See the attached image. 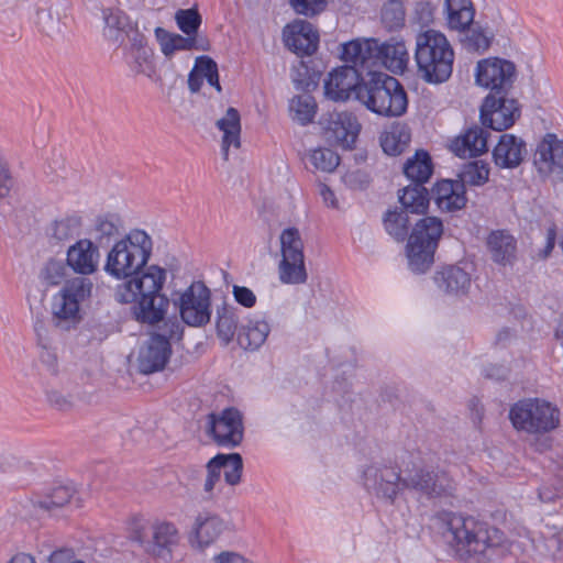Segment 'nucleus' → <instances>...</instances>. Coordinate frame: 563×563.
I'll list each match as a JSON object with an SVG mask.
<instances>
[{
    "label": "nucleus",
    "instance_id": "0e129e2a",
    "mask_svg": "<svg viewBox=\"0 0 563 563\" xmlns=\"http://www.w3.org/2000/svg\"><path fill=\"white\" fill-rule=\"evenodd\" d=\"M320 195L323 199V202L331 208L338 207V201L334 192L324 184L320 186Z\"/></svg>",
    "mask_w": 563,
    "mask_h": 563
},
{
    "label": "nucleus",
    "instance_id": "6e6d98bb",
    "mask_svg": "<svg viewBox=\"0 0 563 563\" xmlns=\"http://www.w3.org/2000/svg\"><path fill=\"white\" fill-rule=\"evenodd\" d=\"M65 275V267L59 262H48L44 269V279L49 285H58Z\"/></svg>",
    "mask_w": 563,
    "mask_h": 563
},
{
    "label": "nucleus",
    "instance_id": "58836bf2",
    "mask_svg": "<svg viewBox=\"0 0 563 563\" xmlns=\"http://www.w3.org/2000/svg\"><path fill=\"white\" fill-rule=\"evenodd\" d=\"M539 498L543 503H551L563 498V456L558 457L553 466V475L539 490Z\"/></svg>",
    "mask_w": 563,
    "mask_h": 563
},
{
    "label": "nucleus",
    "instance_id": "2eb2a0df",
    "mask_svg": "<svg viewBox=\"0 0 563 563\" xmlns=\"http://www.w3.org/2000/svg\"><path fill=\"white\" fill-rule=\"evenodd\" d=\"M322 134L327 142L343 150H352L361 131L357 118L347 111H333L320 120Z\"/></svg>",
    "mask_w": 563,
    "mask_h": 563
},
{
    "label": "nucleus",
    "instance_id": "13d9d810",
    "mask_svg": "<svg viewBox=\"0 0 563 563\" xmlns=\"http://www.w3.org/2000/svg\"><path fill=\"white\" fill-rule=\"evenodd\" d=\"M211 563H255L235 551H222L211 559Z\"/></svg>",
    "mask_w": 563,
    "mask_h": 563
},
{
    "label": "nucleus",
    "instance_id": "ddd939ff",
    "mask_svg": "<svg viewBox=\"0 0 563 563\" xmlns=\"http://www.w3.org/2000/svg\"><path fill=\"white\" fill-rule=\"evenodd\" d=\"M178 307L180 323L190 327H202L211 319V291L203 282H192L179 292L174 301Z\"/></svg>",
    "mask_w": 563,
    "mask_h": 563
},
{
    "label": "nucleus",
    "instance_id": "37998d69",
    "mask_svg": "<svg viewBox=\"0 0 563 563\" xmlns=\"http://www.w3.org/2000/svg\"><path fill=\"white\" fill-rule=\"evenodd\" d=\"M408 217L406 211H388L384 225L387 233L398 241H404L408 233Z\"/></svg>",
    "mask_w": 563,
    "mask_h": 563
},
{
    "label": "nucleus",
    "instance_id": "f8f14e48",
    "mask_svg": "<svg viewBox=\"0 0 563 563\" xmlns=\"http://www.w3.org/2000/svg\"><path fill=\"white\" fill-rule=\"evenodd\" d=\"M280 261L278 278L285 285H301L308 279L305 263L303 241L296 228H287L279 235Z\"/></svg>",
    "mask_w": 563,
    "mask_h": 563
},
{
    "label": "nucleus",
    "instance_id": "09e8293b",
    "mask_svg": "<svg viewBox=\"0 0 563 563\" xmlns=\"http://www.w3.org/2000/svg\"><path fill=\"white\" fill-rule=\"evenodd\" d=\"M80 224L79 217H67L57 220L53 224V236L59 241L73 238L78 233Z\"/></svg>",
    "mask_w": 563,
    "mask_h": 563
},
{
    "label": "nucleus",
    "instance_id": "49530a36",
    "mask_svg": "<svg viewBox=\"0 0 563 563\" xmlns=\"http://www.w3.org/2000/svg\"><path fill=\"white\" fill-rule=\"evenodd\" d=\"M196 69L201 76V79H206L207 82L217 89L218 92L221 91V85L219 81V71L217 63L208 57L200 56L196 59Z\"/></svg>",
    "mask_w": 563,
    "mask_h": 563
},
{
    "label": "nucleus",
    "instance_id": "8fccbe9b",
    "mask_svg": "<svg viewBox=\"0 0 563 563\" xmlns=\"http://www.w3.org/2000/svg\"><path fill=\"white\" fill-rule=\"evenodd\" d=\"M192 45H195V38L191 36L184 37L178 34L169 35L166 41L162 43L163 54L166 56H170L176 51H189L192 49Z\"/></svg>",
    "mask_w": 563,
    "mask_h": 563
},
{
    "label": "nucleus",
    "instance_id": "f704fd0d",
    "mask_svg": "<svg viewBox=\"0 0 563 563\" xmlns=\"http://www.w3.org/2000/svg\"><path fill=\"white\" fill-rule=\"evenodd\" d=\"M152 541L161 551L172 552L180 542V533L174 522L156 520L152 525Z\"/></svg>",
    "mask_w": 563,
    "mask_h": 563
},
{
    "label": "nucleus",
    "instance_id": "79ce46f5",
    "mask_svg": "<svg viewBox=\"0 0 563 563\" xmlns=\"http://www.w3.org/2000/svg\"><path fill=\"white\" fill-rule=\"evenodd\" d=\"M489 167L483 161H474L466 164L461 173V183L471 186H483L488 181Z\"/></svg>",
    "mask_w": 563,
    "mask_h": 563
},
{
    "label": "nucleus",
    "instance_id": "4468645a",
    "mask_svg": "<svg viewBox=\"0 0 563 563\" xmlns=\"http://www.w3.org/2000/svg\"><path fill=\"white\" fill-rule=\"evenodd\" d=\"M207 475L203 481V493L208 499L223 490V483L229 486L240 484L243 472V460L239 453L217 454L206 465Z\"/></svg>",
    "mask_w": 563,
    "mask_h": 563
},
{
    "label": "nucleus",
    "instance_id": "9d476101",
    "mask_svg": "<svg viewBox=\"0 0 563 563\" xmlns=\"http://www.w3.org/2000/svg\"><path fill=\"white\" fill-rule=\"evenodd\" d=\"M443 234V223L437 217H424L413 227L407 244L408 264L412 272H427Z\"/></svg>",
    "mask_w": 563,
    "mask_h": 563
},
{
    "label": "nucleus",
    "instance_id": "6ab92c4d",
    "mask_svg": "<svg viewBox=\"0 0 563 563\" xmlns=\"http://www.w3.org/2000/svg\"><path fill=\"white\" fill-rule=\"evenodd\" d=\"M520 117V108L516 100L501 95H488L481 107L482 123L495 131L511 128Z\"/></svg>",
    "mask_w": 563,
    "mask_h": 563
},
{
    "label": "nucleus",
    "instance_id": "bf43d9fd",
    "mask_svg": "<svg viewBox=\"0 0 563 563\" xmlns=\"http://www.w3.org/2000/svg\"><path fill=\"white\" fill-rule=\"evenodd\" d=\"M48 563H84L75 559V553L69 548H62L48 556Z\"/></svg>",
    "mask_w": 563,
    "mask_h": 563
},
{
    "label": "nucleus",
    "instance_id": "a19ab883",
    "mask_svg": "<svg viewBox=\"0 0 563 563\" xmlns=\"http://www.w3.org/2000/svg\"><path fill=\"white\" fill-rule=\"evenodd\" d=\"M238 327V316L233 307L223 305L217 310V333L228 344L234 336Z\"/></svg>",
    "mask_w": 563,
    "mask_h": 563
},
{
    "label": "nucleus",
    "instance_id": "39448f33",
    "mask_svg": "<svg viewBox=\"0 0 563 563\" xmlns=\"http://www.w3.org/2000/svg\"><path fill=\"white\" fill-rule=\"evenodd\" d=\"M415 59L427 82L442 84L452 75L454 51L444 34L427 30L416 37Z\"/></svg>",
    "mask_w": 563,
    "mask_h": 563
},
{
    "label": "nucleus",
    "instance_id": "e2e57ef3",
    "mask_svg": "<svg viewBox=\"0 0 563 563\" xmlns=\"http://www.w3.org/2000/svg\"><path fill=\"white\" fill-rule=\"evenodd\" d=\"M555 239H556L555 229L549 228L547 231V236H545V245H544V249L540 253V257L547 258L551 254V252L555 245Z\"/></svg>",
    "mask_w": 563,
    "mask_h": 563
},
{
    "label": "nucleus",
    "instance_id": "a211bd4d",
    "mask_svg": "<svg viewBox=\"0 0 563 563\" xmlns=\"http://www.w3.org/2000/svg\"><path fill=\"white\" fill-rule=\"evenodd\" d=\"M208 431L214 442L221 446H238L244 434L242 413L235 408H227L219 415L208 416Z\"/></svg>",
    "mask_w": 563,
    "mask_h": 563
},
{
    "label": "nucleus",
    "instance_id": "864d4df0",
    "mask_svg": "<svg viewBox=\"0 0 563 563\" xmlns=\"http://www.w3.org/2000/svg\"><path fill=\"white\" fill-rule=\"evenodd\" d=\"M71 490L67 487L59 486L53 489L47 500L41 501V507L45 509H52L54 507H63L67 505L71 499Z\"/></svg>",
    "mask_w": 563,
    "mask_h": 563
},
{
    "label": "nucleus",
    "instance_id": "f03ea898",
    "mask_svg": "<svg viewBox=\"0 0 563 563\" xmlns=\"http://www.w3.org/2000/svg\"><path fill=\"white\" fill-rule=\"evenodd\" d=\"M165 282L164 268L145 266L117 287L115 299L121 303H134L132 313L137 321L156 324L164 320L169 306L168 298L161 294Z\"/></svg>",
    "mask_w": 563,
    "mask_h": 563
},
{
    "label": "nucleus",
    "instance_id": "4d7b16f0",
    "mask_svg": "<svg viewBox=\"0 0 563 563\" xmlns=\"http://www.w3.org/2000/svg\"><path fill=\"white\" fill-rule=\"evenodd\" d=\"M233 296L234 299L242 306L246 308H252L256 303L255 294L247 287L244 286H233Z\"/></svg>",
    "mask_w": 563,
    "mask_h": 563
},
{
    "label": "nucleus",
    "instance_id": "b1692460",
    "mask_svg": "<svg viewBox=\"0 0 563 563\" xmlns=\"http://www.w3.org/2000/svg\"><path fill=\"white\" fill-rule=\"evenodd\" d=\"M99 249L89 239L78 240L67 251V265L79 275H91L97 272Z\"/></svg>",
    "mask_w": 563,
    "mask_h": 563
},
{
    "label": "nucleus",
    "instance_id": "4be33fe9",
    "mask_svg": "<svg viewBox=\"0 0 563 563\" xmlns=\"http://www.w3.org/2000/svg\"><path fill=\"white\" fill-rule=\"evenodd\" d=\"M285 45L299 56L312 55L319 43V34L313 25L305 20H295L283 30Z\"/></svg>",
    "mask_w": 563,
    "mask_h": 563
},
{
    "label": "nucleus",
    "instance_id": "69168bd1",
    "mask_svg": "<svg viewBox=\"0 0 563 563\" xmlns=\"http://www.w3.org/2000/svg\"><path fill=\"white\" fill-rule=\"evenodd\" d=\"M202 81L203 80L201 79V76L199 75V73L197 71L196 66H195L194 69L191 70V73L189 74V77H188L189 89L192 92L199 91V89L202 86Z\"/></svg>",
    "mask_w": 563,
    "mask_h": 563
},
{
    "label": "nucleus",
    "instance_id": "f3484780",
    "mask_svg": "<svg viewBox=\"0 0 563 563\" xmlns=\"http://www.w3.org/2000/svg\"><path fill=\"white\" fill-rule=\"evenodd\" d=\"M350 65L340 66L330 71L324 79V95L332 101H346L351 98L357 100L358 89L364 79H361L360 66Z\"/></svg>",
    "mask_w": 563,
    "mask_h": 563
},
{
    "label": "nucleus",
    "instance_id": "2f4dec72",
    "mask_svg": "<svg viewBox=\"0 0 563 563\" xmlns=\"http://www.w3.org/2000/svg\"><path fill=\"white\" fill-rule=\"evenodd\" d=\"M445 11L451 30L464 31L474 21L475 10L471 0H445Z\"/></svg>",
    "mask_w": 563,
    "mask_h": 563
},
{
    "label": "nucleus",
    "instance_id": "5701e85b",
    "mask_svg": "<svg viewBox=\"0 0 563 563\" xmlns=\"http://www.w3.org/2000/svg\"><path fill=\"white\" fill-rule=\"evenodd\" d=\"M493 161L499 168L518 167L527 155V144L514 134L505 133L493 148Z\"/></svg>",
    "mask_w": 563,
    "mask_h": 563
},
{
    "label": "nucleus",
    "instance_id": "423d86ee",
    "mask_svg": "<svg viewBox=\"0 0 563 563\" xmlns=\"http://www.w3.org/2000/svg\"><path fill=\"white\" fill-rule=\"evenodd\" d=\"M368 75V79L358 89L357 101L378 115H402L407 110L408 99L398 79L380 71Z\"/></svg>",
    "mask_w": 563,
    "mask_h": 563
},
{
    "label": "nucleus",
    "instance_id": "052dcab7",
    "mask_svg": "<svg viewBox=\"0 0 563 563\" xmlns=\"http://www.w3.org/2000/svg\"><path fill=\"white\" fill-rule=\"evenodd\" d=\"M103 19L107 26L122 29L125 24L126 16L121 11L104 10Z\"/></svg>",
    "mask_w": 563,
    "mask_h": 563
},
{
    "label": "nucleus",
    "instance_id": "338daca9",
    "mask_svg": "<svg viewBox=\"0 0 563 563\" xmlns=\"http://www.w3.org/2000/svg\"><path fill=\"white\" fill-rule=\"evenodd\" d=\"M8 563H36L35 558L29 553L19 552Z\"/></svg>",
    "mask_w": 563,
    "mask_h": 563
},
{
    "label": "nucleus",
    "instance_id": "cd10ccee",
    "mask_svg": "<svg viewBox=\"0 0 563 563\" xmlns=\"http://www.w3.org/2000/svg\"><path fill=\"white\" fill-rule=\"evenodd\" d=\"M216 126L222 132L221 152L223 158L228 161L230 148H240L241 146L240 112L235 108H228L225 114L217 120Z\"/></svg>",
    "mask_w": 563,
    "mask_h": 563
},
{
    "label": "nucleus",
    "instance_id": "20e7f679",
    "mask_svg": "<svg viewBox=\"0 0 563 563\" xmlns=\"http://www.w3.org/2000/svg\"><path fill=\"white\" fill-rule=\"evenodd\" d=\"M152 250L150 234L141 229H133L110 247L103 269L109 276L125 280L147 265Z\"/></svg>",
    "mask_w": 563,
    "mask_h": 563
},
{
    "label": "nucleus",
    "instance_id": "5fc2aeb1",
    "mask_svg": "<svg viewBox=\"0 0 563 563\" xmlns=\"http://www.w3.org/2000/svg\"><path fill=\"white\" fill-rule=\"evenodd\" d=\"M544 547L553 558L563 552V530L559 528H550L544 533Z\"/></svg>",
    "mask_w": 563,
    "mask_h": 563
},
{
    "label": "nucleus",
    "instance_id": "6e6552de",
    "mask_svg": "<svg viewBox=\"0 0 563 563\" xmlns=\"http://www.w3.org/2000/svg\"><path fill=\"white\" fill-rule=\"evenodd\" d=\"M507 552L508 544L504 533L487 522L478 520L454 551V555L467 563H496Z\"/></svg>",
    "mask_w": 563,
    "mask_h": 563
},
{
    "label": "nucleus",
    "instance_id": "680f3d73",
    "mask_svg": "<svg viewBox=\"0 0 563 563\" xmlns=\"http://www.w3.org/2000/svg\"><path fill=\"white\" fill-rule=\"evenodd\" d=\"M509 368L503 365H490L485 369V376L493 379H505L508 375Z\"/></svg>",
    "mask_w": 563,
    "mask_h": 563
},
{
    "label": "nucleus",
    "instance_id": "603ef678",
    "mask_svg": "<svg viewBox=\"0 0 563 563\" xmlns=\"http://www.w3.org/2000/svg\"><path fill=\"white\" fill-rule=\"evenodd\" d=\"M492 37L482 30H472L465 37V47L474 52H485L490 46Z\"/></svg>",
    "mask_w": 563,
    "mask_h": 563
},
{
    "label": "nucleus",
    "instance_id": "a18cd8bd",
    "mask_svg": "<svg viewBox=\"0 0 563 563\" xmlns=\"http://www.w3.org/2000/svg\"><path fill=\"white\" fill-rule=\"evenodd\" d=\"M310 162L317 169L331 173L339 166L340 157L330 148L319 147L311 152Z\"/></svg>",
    "mask_w": 563,
    "mask_h": 563
},
{
    "label": "nucleus",
    "instance_id": "bb28decb",
    "mask_svg": "<svg viewBox=\"0 0 563 563\" xmlns=\"http://www.w3.org/2000/svg\"><path fill=\"white\" fill-rule=\"evenodd\" d=\"M434 200L441 211L454 212L466 206V190L460 180L443 179L434 188Z\"/></svg>",
    "mask_w": 563,
    "mask_h": 563
},
{
    "label": "nucleus",
    "instance_id": "c85d7f7f",
    "mask_svg": "<svg viewBox=\"0 0 563 563\" xmlns=\"http://www.w3.org/2000/svg\"><path fill=\"white\" fill-rule=\"evenodd\" d=\"M450 150L459 157H474L487 150V133L473 126L451 142Z\"/></svg>",
    "mask_w": 563,
    "mask_h": 563
},
{
    "label": "nucleus",
    "instance_id": "774afa93",
    "mask_svg": "<svg viewBox=\"0 0 563 563\" xmlns=\"http://www.w3.org/2000/svg\"><path fill=\"white\" fill-rule=\"evenodd\" d=\"M194 38H195V45H192V49L209 51L210 44L206 36H196Z\"/></svg>",
    "mask_w": 563,
    "mask_h": 563
},
{
    "label": "nucleus",
    "instance_id": "9b49d317",
    "mask_svg": "<svg viewBox=\"0 0 563 563\" xmlns=\"http://www.w3.org/2000/svg\"><path fill=\"white\" fill-rule=\"evenodd\" d=\"M161 331L152 334L139 352L137 366L143 374L165 368L172 355L170 340L181 339L184 325L177 317H172L164 321Z\"/></svg>",
    "mask_w": 563,
    "mask_h": 563
},
{
    "label": "nucleus",
    "instance_id": "3c124183",
    "mask_svg": "<svg viewBox=\"0 0 563 563\" xmlns=\"http://www.w3.org/2000/svg\"><path fill=\"white\" fill-rule=\"evenodd\" d=\"M290 3L298 14L312 16L324 10L327 0H290Z\"/></svg>",
    "mask_w": 563,
    "mask_h": 563
},
{
    "label": "nucleus",
    "instance_id": "c03bdc74",
    "mask_svg": "<svg viewBox=\"0 0 563 563\" xmlns=\"http://www.w3.org/2000/svg\"><path fill=\"white\" fill-rule=\"evenodd\" d=\"M382 22L388 30H395L404 25L405 10L401 1L389 0L382 9Z\"/></svg>",
    "mask_w": 563,
    "mask_h": 563
},
{
    "label": "nucleus",
    "instance_id": "f257e3e1",
    "mask_svg": "<svg viewBox=\"0 0 563 563\" xmlns=\"http://www.w3.org/2000/svg\"><path fill=\"white\" fill-rule=\"evenodd\" d=\"M364 486L377 497L394 501L404 488L415 489L428 497L451 496L455 490L453 479L445 472L418 470L405 478L396 467L368 466L363 472Z\"/></svg>",
    "mask_w": 563,
    "mask_h": 563
},
{
    "label": "nucleus",
    "instance_id": "4c0bfd02",
    "mask_svg": "<svg viewBox=\"0 0 563 563\" xmlns=\"http://www.w3.org/2000/svg\"><path fill=\"white\" fill-rule=\"evenodd\" d=\"M289 112L292 120L301 125H307L312 122L317 113L314 98L310 95L295 96L289 102Z\"/></svg>",
    "mask_w": 563,
    "mask_h": 563
},
{
    "label": "nucleus",
    "instance_id": "de8ad7c7",
    "mask_svg": "<svg viewBox=\"0 0 563 563\" xmlns=\"http://www.w3.org/2000/svg\"><path fill=\"white\" fill-rule=\"evenodd\" d=\"M175 19L180 31L188 36L197 34V31L201 24L200 14L197 10L194 9L177 11Z\"/></svg>",
    "mask_w": 563,
    "mask_h": 563
},
{
    "label": "nucleus",
    "instance_id": "72a5a7b5",
    "mask_svg": "<svg viewBox=\"0 0 563 563\" xmlns=\"http://www.w3.org/2000/svg\"><path fill=\"white\" fill-rule=\"evenodd\" d=\"M433 172L431 157L426 151H417L404 165V173L413 184L423 185Z\"/></svg>",
    "mask_w": 563,
    "mask_h": 563
},
{
    "label": "nucleus",
    "instance_id": "c756f323",
    "mask_svg": "<svg viewBox=\"0 0 563 563\" xmlns=\"http://www.w3.org/2000/svg\"><path fill=\"white\" fill-rule=\"evenodd\" d=\"M487 249L495 263L511 265L516 258L517 241L505 230L493 231L487 238Z\"/></svg>",
    "mask_w": 563,
    "mask_h": 563
},
{
    "label": "nucleus",
    "instance_id": "393cba45",
    "mask_svg": "<svg viewBox=\"0 0 563 563\" xmlns=\"http://www.w3.org/2000/svg\"><path fill=\"white\" fill-rule=\"evenodd\" d=\"M534 164L540 173H563V140L554 133H547L537 146Z\"/></svg>",
    "mask_w": 563,
    "mask_h": 563
},
{
    "label": "nucleus",
    "instance_id": "e433bc0d",
    "mask_svg": "<svg viewBox=\"0 0 563 563\" xmlns=\"http://www.w3.org/2000/svg\"><path fill=\"white\" fill-rule=\"evenodd\" d=\"M399 201L406 212L423 214L429 208V192L423 185L413 184L401 190Z\"/></svg>",
    "mask_w": 563,
    "mask_h": 563
},
{
    "label": "nucleus",
    "instance_id": "1a4fd4ad",
    "mask_svg": "<svg viewBox=\"0 0 563 563\" xmlns=\"http://www.w3.org/2000/svg\"><path fill=\"white\" fill-rule=\"evenodd\" d=\"M90 278L76 276L67 279L52 297L51 313L53 323L63 330L76 327L81 320V308L92 295Z\"/></svg>",
    "mask_w": 563,
    "mask_h": 563
},
{
    "label": "nucleus",
    "instance_id": "412c9836",
    "mask_svg": "<svg viewBox=\"0 0 563 563\" xmlns=\"http://www.w3.org/2000/svg\"><path fill=\"white\" fill-rule=\"evenodd\" d=\"M478 520L473 516L453 511H441L435 517L438 532L453 553Z\"/></svg>",
    "mask_w": 563,
    "mask_h": 563
},
{
    "label": "nucleus",
    "instance_id": "ea45409f",
    "mask_svg": "<svg viewBox=\"0 0 563 563\" xmlns=\"http://www.w3.org/2000/svg\"><path fill=\"white\" fill-rule=\"evenodd\" d=\"M122 229V220L117 213H104L96 217L93 232L96 239L101 243L117 236Z\"/></svg>",
    "mask_w": 563,
    "mask_h": 563
},
{
    "label": "nucleus",
    "instance_id": "dca6fc26",
    "mask_svg": "<svg viewBox=\"0 0 563 563\" xmlns=\"http://www.w3.org/2000/svg\"><path fill=\"white\" fill-rule=\"evenodd\" d=\"M515 76V64L504 58L489 57L479 60L476 65V84L496 95L506 92L512 86Z\"/></svg>",
    "mask_w": 563,
    "mask_h": 563
},
{
    "label": "nucleus",
    "instance_id": "c9c22d12",
    "mask_svg": "<svg viewBox=\"0 0 563 563\" xmlns=\"http://www.w3.org/2000/svg\"><path fill=\"white\" fill-rule=\"evenodd\" d=\"M269 324L260 319L249 320L238 333V342L243 349L255 350L267 339Z\"/></svg>",
    "mask_w": 563,
    "mask_h": 563
},
{
    "label": "nucleus",
    "instance_id": "473e14b6",
    "mask_svg": "<svg viewBox=\"0 0 563 563\" xmlns=\"http://www.w3.org/2000/svg\"><path fill=\"white\" fill-rule=\"evenodd\" d=\"M411 134L407 125L393 124L380 135V146L390 156L400 155L409 145Z\"/></svg>",
    "mask_w": 563,
    "mask_h": 563
},
{
    "label": "nucleus",
    "instance_id": "7c9ffc66",
    "mask_svg": "<svg viewBox=\"0 0 563 563\" xmlns=\"http://www.w3.org/2000/svg\"><path fill=\"white\" fill-rule=\"evenodd\" d=\"M434 282L439 289L456 296L465 295L472 285L470 274L455 265L439 271L434 276Z\"/></svg>",
    "mask_w": 563,
    "mask_h": 563
},
{
    "label": "nucleus",
    "instance_id": "0eeeda50",
    "mask_svg": "<svg viewBox=\"0 0 563 563\" xmlns=\"http://www.w3.org/2000/svg\"><path fill=\"white\" fill-rule=\"evenodd\" d=\"M508 418L516 431L533 437L552 433L561 426L558 405L540 397L516 401L509 409Z\"/></svg>",
    "mask_w": 563,
    "mask_h": 563
},
{
    "label": "nucleus",
    "instance_id": "aec40b11",
    "mask_svg": "<svg viewBox=\"0 0 563 563\" xmlns=\"http://www.w3.org/2000/svg\"><path fill=\"white\" fill-rule=\"evenodd\" d=\"M123 58L135 75L155 79L154 51L148 46L146 37L137 30L129 34V45L123 48Z\"/></svg>",
    "mask_w": 563,
    "mask_h": 563
},
{
    "label": "nucleus",
    "instance_id": "7ed1b4c3",
    "mask_svg": "<svg viewBox=\"0 0 563 563\" xmlns=\"http://www.w3.org/2000/svg\"><path fill=\"white\" fill-rule=\"evenodd\" d=\"M341 58L367 73L385 67L394 74H402L410 59L405 42L397 37L386 42L373 37L352 40L342 44Z\"/></svg>",
    "mask_w": 563,
    "mask_h": 563
},
{
    "label": "nucleus",
    "instance_id": "a878e982",
    "mask_svg": "<svg viewBox=\"0 0 563 563\" xmlns=\"http://www.w3.org/2000/svg\"><path fill=\"white\" fill-rule=\"evenodd\" d=\"M223 530L224 522L219 516L210 511H202L195 517L190 538L199 548H207L220 537Z\"/></svg>",
    "mask_w": 563,
    "mask_h": 563
}]
</instances>
